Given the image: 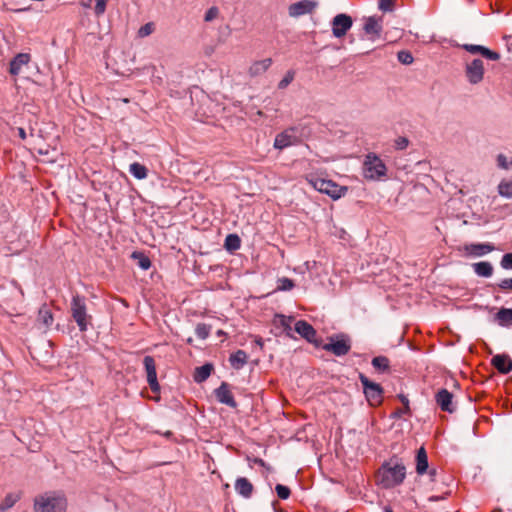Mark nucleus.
Instances as JSON below:
<instances>
[{
    "instance_id": "obj_46",
    "label": "nucleus",
    "mask_w": 512,
    "mask_h": 512,
    "mask_svg": "<svg viewBox=\"0 0 512 512\" xmlns=\"http://www.w3.org/2000/svg\"><path fill=\"white\" fill-rule=\"evenodd\" d=\"M393 5V0H379V9L384 12L392 11Z\"/></svg>"
},
{
    "instance_id": "obj_4",
    "label": "nucleus",
    "mask_w": 512,
    "mask_h": 512,
    "mask_svg": "<svg viewBox=\"0 0 512 512\" xmlns=\"http://www.w3.org/2000/svg\"><path fill=\"white\" fill-rule=\"evenodd\" d=\"M306 180L315 190L327 194L334 200L344 196L348 190L347 187L340 186L332 180L320 178L312 174L307 175Z\"/></svg>"
},
{
    "instance_id": "obj_32",
    "label": "nucleus",
    "mask_w": 512,
    "mask_h": 512,
    "mask_svg": "<svg viewBox=\"0 0 512 512\" xmlns=\"http://www.w3.org/2000/svg\"><path fill=\"white\" fill-rule=\"evenodd\" d=\"M498 193L505 198H512V180H502L498 185Z\"/></svg>"
},
{
    "instance_id": "obj_50",
    "label": "nucleus",
    "mask_w": 512,
    "mask_h": 512,
    "mask_svg": "<svg viewBox=\"0 0 512 512\" xmlns=\"http://www.w3.org/2000/svg\"><path fill=\"white\" fill-rule=\"evenodd\" d=\"M17 132H18V136L22 139V140H25L27 138V134H26V131L24 128L22 127H18L17 128Z\"/></svg>"
},
{
    "instance_id": "obj_27",
    "label": "nucleus",
    "mask_w": 512,
    "mask_h": 512,
    "mask_svg": "<svg viewBox=\"0 0 512 512\" xmlns=\"http://www.w3.org/2000/svg\"><path fill=\"white\" fill-rule=\"evenodd\" d=\"M46 328L50 327L54 321L52 312L46 305H43L38 312V319Z\"/></svg>"
},
{
    "instance_id": "obj_13",
    "label": "nucleus",
    "mask_w": 512,
    "mask_h": 512,
    "mask_svg": "<svg viewBox=\"0 0 512 512\" xmlns=\"http://www.w3.org/2000/svg\"><path fill=\"white\" fill-rule=\"evenodd\" d=\"M143 364L147 374V382L153 392H158L160 386L157 380V372L154 358L152 356H145Z\"/></svg>"
},
{
    "instance_id": "obj_35",
    "label": "nucleus",
    "mask_w": 512,
    "mask_h": 512,
    "mask_svg": "<svg viewBox=\"0 0 512 512\" xmlns=\"http://www.w3.org/2000/svg\"><path fill=\"white\" fill-rule=\"evenodd\" d=\"M225 247L227 250L234 251L240 248V239L235 234H229L225 239Z\"/></svg>"
},
{
    "instance_id": "obj_24",
    "label": "nucleus",
    "mask_w": 512,
    "mask_h": 512,
    "mask_svg": "<svg viewBox=\"0 0 512 512\" xmlns=\"http://www.w3.org/2000/svg\"><path fill=\"white\" fill-rule=\"evenodd\" d=\"M416 462V472L423 475L428 469V457L424 447L417 451Z\"/></svg>"
},
{
    "instance_id": "obj_18",
    "label": "nucleus",
    "mask_w": 512,
    "mask_h": 512,
    "mask_svg": "<svg viewBox=\"0 0 512 512\" xmlns=\"http://www.w3.org/2000/svg\"><path fill=\"white\" fill-rule=\"evenodd\" d=\"M491 362L492 365L502 374H508L512 370V360L508 355H495Z\"/></svg>"
},
{
    "instance_id": "obj_45",
    "label": "nucleus",
    "mask_w": 512,
    "mask_h": 512,
    "mask_svg": "<svg viewBox=\"0 0 512 512\" xmlns=\"http://www.w3.org/2000/svg\"><path fill=\"white\" fill-rule=\"evenodd\" d=\"M408 145L409 140L406 137H398L394 142V146L397 150H404Z\"/></svg>"
},
{
    "instance_id": "obj_40",
    "label": "nucleus",
    "mask_w": 512,
    "mask_h": 512,
    "mask_svg": "<svg viewBox=\"0 0 512 512\" xmlns=\"http://www.w3.org/2000/svg\"><path fill=\"white\" fill-rule=\"evenodd\" d=\"M294 77L295 72L292 70L288 71L282 80L278 83V88L285 89L294 80Z\"/></svg>"
},
{
    "instance_id": "obj_49",
    "label": "nucleus",
    "mask_w": 512,
    "mask_h": 512,
    "mask_svg": "<svg viewBox=\"0 0 512 512\" xmlns=\"http://www.w3.org/2000/svg\"><path fill=\"white\" fill-rule=\"evenodd\" d=\"M280 319H281V325H282L285 329H287V328H289V329H290V323H291V321H292V318H291V317L287 318L286 316L281 315V316H280Z\"/></svg>"
},
{
    "instance_id": "obj_20",
    "label": "nucleus",
    "mask_w": 512,
    "mask_h": 512,
    "mask_svg": "<svg viewBox=\"0 0 512 512\" xmlns=\"http://www.w3.org/2000/svg\"><path fill=\"white\" fill-rule=\"evenodd\" d=\"M272 65L271 58H265L262 60L255 61L249 67L248 73L252 77H256L265 73Z\"/></svg>"
},
{
    "instance_id": "obj_26",
    "label": "nucleus",
    "mask_w": 512,
    "mask_h": 512,
    "mask_svg": "<svg viewBox=\"0 0 512 512\" xmlns=\"http://www.w3.org/2000/svg\"><path fill=\"white\" fill-rule=\"evenodd\" d=\"M213 370V366L211 364H204L200 367H197L194 372V380L198 383L205 381Z\"/></svg>"
},
{
    "instance_id": "obj_52",
    "label": "nucleus",
    "mask_w": 512,
    "mask_h": 512,
    "mask_svg": "<svg viewBox=\"0 0 512 512\" xmlns=\"http://www.w3.org/2000/svg\"><path fill=\"white\" fill-rule=\"evenodd\" d=\"M442 499H444V496H430L428 498V500L431 501V502L439 501V500H442Z\"/></svg>"
},
{
    "instance_id": "obj_11",
    "label": "nucleus",
    "mask_w": 512,
    "mask_h": 512,
    "mask_svg": "<svg viewBox=\"0 0 512 512\" xmlns=\"http://www.w3.org/2000/svg\"><path fill=\"white\" fill-rule=\"evenodd\" d=\"M299 139L294 128L286 129L279 133L274 140V148L283 150L289 146L296 145Z\"/></svg>"
},
{
    "instance_id": "obj_9",
    "label": "nucleus",
    "mask_w": 512,
    "mask_h": 512,
    "mask_svg": "<svg viewBox=\"0 0 512 512\" xmlns=\"http://www.w3.org/2000/svg\"><path fill=\"white\" fill-rule=\"evenodd\" d=\"M317 6L318 3L316 1L301 0L288 7V14L290 17L298 18L306 14H311Z\"/></svg>"
},
{
    "instance_id": "obj_6",
    "label": "nucleus",
    "mask_w": 512,
    "mask_h": 512,
    "mask_svg": "<svg viewBox=\"0 0 512 512\" xmlns=\"http://www.w3.org/2000/svg\"><path fill=\"white\" fill-rule=\"evenodd\" d=\"M359 379L363 386L364 394L369 404L372 406L379 405L383 400L382 387L379 384L370 381L363 374H360Z\"/></svg>"
},
{
    "instance_id": "obj_36",
    "label": "nucleus",
    "mask_w": 512,
    "mask_h": 512,
    "mask_svg": "<svg viewBox=\"0 0 512 512\" xmlns=\"http://www.w3.org/2000/svg\"><path fill=\"white\" fill-rule=\"evenodd\" d=\"M294 287L293 280L282 277L277 280V290L278 291H290Z\"/></svg>"
},
{
    "instance_id": "obj_8",
    "label": "nucleus",
    "mask_w": 512,
    "mask_h": 512,
    "mask_svg": "<svg viewBox=\"0 0 512 512\" xmlns=\"http://www.w3.org/2000/svg\"><path fill=\"white\" fill-rule=\"evenodd\" d=\"M353 20L351 16L341 13L337 14L331 22L332 33L336 38H342L351 29Z\"/></svg>"
},
{
    "instance_id": "obj_31",
    "label": "nucleus",
    "mask_w": 512,
    "mask_h": 512,
    "mask_svg": "<svg viewBox=\"0 0 512 512\" xmlns=\"http://www.w3.org/2000/svg\"><path fill=\"white\" fill-rule=\"evenodd\" d=\"M132 258L137 260L138 266L143 270H148L151 267V261L149 257H147L142 252H133Z\"/></svg>"
},
{
    "instance_id": "obj_10",
    "label": "nucleus",
    "mask_w": 512,
    "mask_h": 512,
    "mask_svg": "<svg viewBox=\"0 0 512 512\" xmlns=\"http://www.w3.org/2000/svg\"><path fill=\"white\" fill-rule=\"evenodd\" d=\"M364 32L368 38L375 41L380 38L382 32V19L376 16H370L364 19Z\"/></svg>"
},
{
    "instance_id": "obj_37",
    "label": "nucleus",
    "mask_w": 512,
    "mask_h": 512,
    "mask_svg": "<svg viewBox=\"0 0 512 512\" xmlns=\"http://www.w3.org/2000/svg\"><path fill=\"white\" fill-rule=\"evenodd\" d=\"M211 331V327L205 323H200L196 326L195 333L198 338L206 339Z\"/></svg>"
},
{
    "instance_id": "obj_5",
    "label": "nucleus",
    "mask_w": 512,
    "mask_h": 512,
    "mask_svg": "<svg viewBox=\"0 0 512 512\" xmlns=\"http://www.w3.org/2000/svg\"><path fill=\"white\" fill-rule=\"evenodd\" d=\"M71 314L79 330L84 332L87 330L90 323L91 316L87 313L85 298L80 295H75L71 301Z\"/></svg>"
},
{
    "instance_id": "obj_44",
    "label": "nucleus",
    "mask_w": 512,
    "mask_h": 512,
    "mask_svg": "<svg viewBox=\"0 0 512 512\" xmlns=\"http://www.w3.org/2000/svg\"><path fill=\"white\" fill-rule=\"evenodd\" d=\"M218 14H219L218 8L217 7H211V8H209L206 11L205 16H204V20L206 22H211V21H213L214 19L217 18Z\"/></svg>"
},
{
    "instance_id": "obj_41",
    "label": "nucleus",
    "mask_w": 512,
    "mask_h": 512,
    "mask_svg": "<svg viewBox=\"0 0 512 512\" xmlns=\"http://www.w3.org/2000/svg\"><path fill=\"white\" fill-rule=\"evenodd\" d=\"M276 493L280 499H288L290 496V489L282 484H277L275 487Z\"/></svg>"
},
{
    "instance_id": "obj_48",
    "label": "nucleus",
    "mask_w": 512,
    "mask_h": 512,
    "mask_svg": "<svg viewBox=\"0 0 512 512\" xmlns=\"http://www.w3.org/2000/svg\"><path fill=\"white\" fill-rule=\"evenodd\" d=\"M504 45L508 52L512 53V36L511 35H505L503 37Z\"/></svg>"
},
{
    "instance_id": "obj_53",
    "label": "nucleus",
    "mask_w": 512,
    "mask_h": 512,
    "mask_svg": "<svg viewBox=\"0 0 512 512\" xmlns=\"http://www.w3.org/2000/svg\"><path fill=\"white\" fill-rule=\"evenodd\" d=\"M386 512H393V511L389 509V510H387Z\"/></svg>"
},
{
    "instance_id": "obj_39",
    "label": "nucleus",
    "mask_w": 512,
    "mask_h": 512,
    "mask_svg": "<svg viewBox=\"0 0 512 512\" xmlns=\"http://www.w3.org/2000/svg\"><path fill=\"white\" fill-rule=\"evenodd\" d=\"M397 59L400 63H402L404 65H409V64L413 63V60H414L412 54L409 51H405V50L399 51L397 53Z\"/></svg>"
},
{
    "instance_id": "obj_12",
    "label": "nucleus",
    "mask_w": 512,
    "mask_h": 512,
    "mask_svg": "<svg viewBox=\"0 0 512 512\" xmlns=\"http://www.w3.org/2000/svg\"><path fill=\"white\" fill-rule=\"evenodd\" d=\"M323 349L336 356H344L350 351L351 344L349 339L341 338L335 340L331 338L329 343L323 345Z\"/></svg>"
},
{
    "instance_id": "obj_7",
    "label": "nucleus",
    "mask_w": 512,
    "mask_h": 512,
    "mask_svg": "<svg viewBox=\"0 0 512 512\" xmlns=\"http://www.w3.org/2000/svg\"><path fill=\"white\" fill-rule=\"evenodd\" d=\"M485 68L481 59L475 58L465 64V76L472 85L481 83L484 79Z\"/></svg>"
},
{
    "instance_id": "obj_21",
    "label": "nucleus",
    "mask_w": 512,
    "mask_h": 512,
    "mask_svg": "<svg viewBox=\"0 0 512 512\" xmlns=\"http://www.w3.org/2000/svg\"><path fill=\"white\" fill-rule=\"evenodd\" d=\"M235 490L244 498H249L253 492V485L247 478L240 477L235 482Z\"/></svg>"
},
{
    "instance_id": "obj_1",
    "label": "nucleus",
    "mask_w": 512,
    "mask_h": 512,
    "mask_svg": "<svg viewBox=\"0 0 512 512\" xmlns=\"http://www.w3.org/2000/svg\"><path fill=\"white\" fill-rule=\"evenodd\" d=\"M406 476V468L403 464L387 462L379 469L376 480L382 488L390 489L400 485Z\"/></svg>"
},
{
    "instance_id": "obj_29",
    "label": "nucleus",
    "mask_w": 512,
    "mask_h": 512,
    "mask_svg": "<svg viewBox=\"0 0 512 512\" xmlns=\"http://www.w3.org/2000/svg\"><path fill=\"white\" fill-rule=\"evenodd\" d=\"M129 172L138 180L145 179L148 176L147 168L138 162L130 164Z\"/></svg>"
},
{
    "instance_id": "obj_47",
    "label": "nucleus",
    "mask_w": 512,
    "mask_h": 512,
    "mask_svg": "<svg viewBox=\"0 0 512 512\" xmlns=\"http://www.w3.org/2000/svg\"><path fill=\"white\" fill-rule=\"evenodd\" d=\"M498 286L501 290H512V278L501 280Z\"/></svg>"
},
{
    "instance_id": "obj_28",
    "label": "nucleus",
    "mask_w": 512,
    "mask_h": 512,
    "mask_svg": "<svg viewBox=\"0 0 512 512\" xmlns=\"http://www.w3.org/2000/svg\"><path fill=\"white\" fill-rule=\"evenodd\" d=\"M499 325L508 327L512 325V309L502 308L496 314Z\"/></svg>"
},
{
    "instance_id": "obj_3",
    "label": "nucleus",
    "mask_w": 512,
    "mask_h": 512,
    "mask_svg": "<svg viewBox=\"0 0 512 512\" xmlns=\"http://www.w3.org/2000/svg\"><path fill=\"white\" fill-rule=\"evenodd\" d=\"M363 176L367 180L381 181L387 176V167L375 153H368L363 162Z\"/></svg>"
},
{
    "instance_id": "obj_25",
    "label": "nucleus",
    "mask_w": 512,
    "mask_h": 512,
    "mask_svg": "<svg viewBox=\"0 0 512 512\" xmlns=\"http://www.w3.org/2000/svg\"><path fill=\"white\" fill-rule=\"evenodd\" d=\"M247 353L243 350H237L230 355L229 361L234 369H241L247 362Z\"/></svg>"
},
{
    "instance_id": "obj_15",
    "label": "nucleus",
    "mask_w": 512,
    "mask_h": 512,
    "mask_svg": "<svg viewBox=\"0 0 512 512\" xmlns=\"http://www.w3.org/2000/svg\"><path fill=\"white\" fill-rule=\"evenodd\" d=\"M461 48L473 55L480 54L482 57L491 61H497L500 59L499 53L492 51L489 48L482 45L463 44L461 45Z\"/></svg>"
},
{
    "instance_id": "obj_42",
    "label": "nucleus",
    "mask_w": 512,
    "mask_h": 512,
    "mask_svg": "<svg viewBox=\"0 0 512 512\" xmlns=\"http://www.w3.org/2000/svg\"><path fill=\"white\" fill-rule=\"evenodd\" d=\"M109 0H95L96 4L94 7V13L96 16H101L106 11V5Z\"/></svg>"
},
{
    "instance_id": "obj_14",
    "label": "nucleus",
    "mask_w": 512,
    "mask_h": 512,
    "mask_svg": "<svg viewBox=\"0 0 512 512\" xmlns=\"http://www.w3.org/2000/svg\"><path fill=\"white\" fill-rule=\"evenodd\" d=\"M435 400L442 411L448 413L456 411V403L453 401V394L447 389L439 390L435 395Z\"/></svg>"
},
{
    "instance_id": "obj_34",
    "label": "nucleus",
    "mask_w": 512,
    "mask_h": 512,
    "mask_svg": "<svg viewBox=\"0 0 512 512\" xmlns=\"http://www.w3.org/2000/svg\"><path fill=\"white\" fill-rule=\"evenodd\" d=\"M496 163L498 168L503 170H511L512 169V157H508L503 153H500L496 157Z\"/></svg>"
},
{
    "instance_id": "obj_38",
    "label": "nucleus",
    "mask_w": 512,
    "mask_h": 512,
    "mask_svg": "<svg viewBox=\"0 0 512 512\" xmlns=\"http://www.w3.org/2000/svg\"><path fill=\"white\" fill-rule=\"evenodd\" d=\"M154 30H155L154 23L148 22L139 28L137 35L140 38H145V37L151 35L154 32Z\"/></svg>"
},
{
    "instance_id": "obj_16",
    "label": "nucleus",
    "mask_w": 512,
    "mask_h": 512,
    "mask_svg": "<svg viewBox=\"0 0 512 512\" xmlns=\"http://www.w3.org/2000/svg\"><path fill=\"white\" fill-rule=\"evenodd\" d=\"M215 396L217 400L225 404L229 407L235 408L237 406L236 401L234 400V397L229 389V386L227 383L223 382L216 390H215Z\"/></svg>"
},
{
    "instance_id": "obj_33",
    "label": "nucleus",
    "mask_w": 512,
    "mask_h": 512,
    "mask_svg": "<svg viewBox=\"0 0 512 512\" xmlns=\"http://www.w3.org/2000/svg\"><path fill=\"white\" fill-rule=\"evenodd\" d=\"M390 361L385 356H377L372 359V366L381 372L388 370Z\"/></svg>"
},
{
    "instance_id": "obj_43",
    "label": "nucleus",
    "mask_w": 512,
    "mask_h": 512,
    "mask_svg": "<svg viewBox=\"0 0 512 512\" xmlns=\"http://www.w3.org/2000/svg\"><path fill=\"white\" fill-rule=\"evenodd\" d=\"M500 265L505 270H512V253H506L503 255Z\"/></svg>"
},
{
    "instance_id": "obj_17",
    "label": "nucleus",
    "mask_w": 512,
    "mask_h": 512,
    "mask_svg": "<svg viewBox=\"0 0 512 512\" xmlns=\"http://www.w3.org/2000/svg\"><path fill=\"white\" fill-rule=\"evenodd\" d=\"M31 60L28 53H18L10 62L9 72L16 76L20 73L23 66L27 65Z\"/></svg>"
},
{
    "instance_id": "obj_22",
    "label": "nucleus",
    "mask_w": 512,
    "mask_h": 512,
    "mask_svg": "<svg viewBox=\"0 0 512 512\" xmlns=\"http://www.w3.org/2000/svg\"><path fill=\"white\" fill-rule=\"evenodd\" d=\"M494 250V246L489 243L470 244L466 246V251L474 256L480 257Z\"/></svg>"
},
{
    "instance_id": "obj_23",
    "label": "nucleus",
    "mask_w": 512,
    "mask_h": 512,
    "mask_svg": "<svg viewBox=\"0 0 512 512\" xmlns=\"http://www.w3.org/2000/svg\"><path fill=\"white\" fill-rule=\"evenodd\" d=\"M473 270L476 273V275L480 277H491L493 274V266L488 261H481L472 264Z\"/></svg>"
},
{
    "instance_id": "obj_51",
    "label": "nucleus",
    "mask_w": 512,
    "mask_h": 512,
    "mask_svg": "<svg viewBox=\"0 0 512 512\" xmlns=\"http://www.w3.org/2000/svg\"><path fill=\"white\" fill-rule=\"evenodd\" d=\"M93 0H80V3L85 8H90Z\"/></svg>"
},
{
    "instance_id": "obj_2",
    "label": "nucleus",
    "mask_w": 512,
    "mask_h": 512,
    "mask_svg": "<svg viewBox=\"0 0 512 512\" xmlns=\"http://www.w3.org/2000/svg\"><path fill=\"white\" fill-rule=\"evenodd\" d=\"M67 500L61 493L49 492L34 501L35 512H66Z\"/></svg>"
},
{
    "instance_id": "obj_19",
    "label": "nucleus",
    "mask_w": 512,
    "mask_h": 512,
    "mask_svg": "<svg viewBox=\"0 0 512 512\" xmlns=\"http://www.w3.org/2000/svg\"><path fill=\"white\" fill-rule=\"evenodd\" d=\"M295 331L309 342L315 341L316 331L308 322L299 320L295 323Z\"/></svg>"
},
{
    "instance_id": "obj_30",
    "label": "nucleus",
    "mask_w": 512,
    "mask_h": 512,
    "mask_svg": "<svg viewBox=\"0 0 512 512\" xmlns=\"http://www.w3.org/2000/svg\"><path fill=\"white\" fill-rule=\"evenodd\" d=\"M20 496L18 494L9 493L5 496L0 504V511L4 512L10 508H12L15 503L19 500Z\"/></svg>"
}]
</instances>
